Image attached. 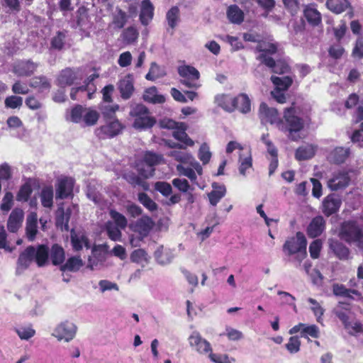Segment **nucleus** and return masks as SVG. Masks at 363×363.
I'll list each match as a JSON object with an SVG mask.
<instances>
[{
    "label": "nucleus",
    "mask_w": 363,
    "mask_h": 363,
    "mask_svg": "<svg viewBox=\"0 0 363 363\" xmlns=\"http://www.w3.org/2000/svg\"><path fill=\"white\" fill-rule=\"evenodd\" d=\"M259 117L262 123H270L276 124L277 127L283 132L289 133V138L292 140H298L301 138L300 131L303 128V120L296 115L294 108H286L284 111V120H280L278 111L274 108H269L264 103L259 106Z\"/></svg>",
    "instance_id": "1"
},
{
    "label": "nucleus",
    "mask_w": 363,
    "mask_h": 363,
    "mask_svg": "<svg viewBox=\"0 0 363 363\" xmlns=\"http://www.w3.org/2000/svg\"><path fill=\"white\" fill-rule=\"evenodd\" d=\"M48 260L49 247L48 245H30L20 253L17 259L16 274H21L28 269L33 262H35L38 267H43L48 264Z\"/></svg>",
    "instance_id": "2"
},
{
    "label": "nucleus",
    "mask_w": 363,
    "mask_h": 363,
    "mask_svg": "<svg viewBox=\"0 0 363 363\" xmlns=\"http://www.w3.org/2000/svg\"><path fill=\"white\" fill-rule=\"evenodd\" d=\"M306 246L305 235L298 232L295 236L286 240L283 245V252L289 257V260L293 262L297 267L306 257Z\"/></svg>",
    "instance_id": "3"
},
{
    "label": "nucleus",
    "mask_w": 363,
    "mask_h": 363,
    "mask_svg": "<svg viewBox=\"0 0 363 363\" xmlns=\"http://www.w3.org/2000/svg\"><path fill=\"white\" fill-rule=\"evenodd\" d=\"M162 128L172 129L173 137L181 143L166 140L165 144L171 148L184 149L186 147H192L194 141L192 140L186 133V125L184 123H177L171 119H164L160 121Z\"/></svg>",
    "instance_id": "4"
},
{
    "label": "nucleus",
    "mask_w": 363,
    "mask_h": 363,
    "mask_svg": "<svg viewBox=\"0 0 363 363\" xmlns=\"http://www.w3.org/2000/svg\"><path fill=\"white\" fill-rule=\"evenodd\" d=\"M130 116L134 119L133 126L137 130L150 128L156 122L147 108L143 104L133 106L130 111Z\"/></svg>",
    "instance_id": "5"
},
{
    "label": "nucleus",
    "mask_w": 363,
    "mask_h": 363,
    "mask_svg": "<svg viewBox=\"0 0 363 363\" xmlns=\"http://www.w3.org/2000/svg\"><path fill=\"white\" fill-rule=\"evenodd\" d=\"M257 50L262 53L258 56V59L267 67L272 69L275 73L282 74L286 72L289 66L283 62H275L273 58L267 55V54H273L277 52V46L274 44L259 45Z\"/></svg>",
    "instance_id": "6"
},
{
    "label": "nucleus",
    "mask_w": 363,
    "mask_h": 363,
    "mask_svg": "<svg viewBox=\"0 0 363 363\" xmlns=\"http://www.w3.org/2000/svg\"><path fill=\"white\" fill-rule=\"evenodd\" d=\"M340 237L347 242L356 243L363 249V230L355 221H345L342 224Z\"/></svg>",
    "instance_id": "7"
},
{
    "label": "nucleus",
    "mask_w": 363,
    "mask_h": 363,
    "mask_svg": "<svg viewBox=\"0 0 363 363\" xmlns=\"http://www.w3.org/2000/svg\"><path fill=\"white\" fill-rule=\"evenodd\" d=\"M162 157L152 152H145L137 164L136 167L139 174L144 178L152 177L155 172V166L160 164Z\"/></svg>",
    "instance_id": "8"
},
{
    "label": "nucleus",
    "mask_w": 363,
    "mask_h": 363,
    "mask_svg": "<svg viewBox=\"0 0 363 363\" xmlns=\"http://www.w3.org/2000/svg\"><path fill=\"white\" fill-rule=\"evenodd\" d=\"M77 330L78 328L73 321L65 320L56 325L51 335L58 341L69 342L76 337Z\"/></svg>",
    "instance_id": "9"
},
{
    "label": "nucleus",
    "mask_w": 363,
    "mask_h": 363,
    "mask_svg": "<svg viewBox=\"0 0 363 363\" xmlns=\"http://www.w3.org/2000/svg\"><path fill=\"white\" fill-rule=\"evenodd\" d=\"M178 73L182 77L181 84L188 88L198 89L201 84L199 82V72L190 65H182L178 68Z\"/></svg>",
    "instance_id": "10"
},
{
    "label": "nucleus",
    "mask_w": 363,
    "mask_h": 363,
    "mask_svg": "<svg viewBox=\"0 0 363 363\" xmlns=\"http://www.w3.org/2000/svg\"><path fill=\"white\" fill-rule=\"evenodd\" d=\"M123 129V124L117 119L106 120L104 125L95 131L96 136L100 139L112 138L119 135Z\"/></svg>",
    "instance_id": "11"
},
{
    "label": "nucleus",
    "mask_w": 363,
    "mask_h": 363,
    "mask_svg": "<svg viewBox=\"0 0 363 363\" xmlns=\"http://www.w3.org/2000/svg\"><path fill=\"white\" fill-rule=\"evenodd\" d=\"M188 340L189 345L200 354L208 356L212 352L211 343L203 338L197 331H194L189 337Z\"/></svg>",
    "instance_id": "12"
},
{
    "label": "nucleus",
    "mask_w": 363,
    "mask_h": 363,
    "mask_svg": "<svg viewBox=\"0 0 363 363\" xmlns=\"http://www.w3.org/2000/svg\"><path fill=\"white\" fill-rule=\"evenodd\" d=\"M168 155L183 165L188 164L194 167L199 175L202 174V167L189 152L175 150L170 151Z\"/></svg>",
    "instance_id": "13"
},
{
    "label": "nucleus",
    "mask_w": 363,
    "mask_h": 363,
    "mask_svg": "<svg viewBox=\"0 0 363 363\" xmlns=\"http://www.w3.org/2000/svg\"><path fill=\"white\" fill-rule=\"evenodd\" d=\"M350 182V177L348 172L340 170L333 174V177L328 182V186L331 190L337 191L347 186Z\"/></svg>",
    "instance_id": "14"
},
{
    "label": "nucleus",
    "mask_w": 363,
    "mask_h": 363,
    "mask_svg": "<svg viewBox=\"0 0 363 363\" xmlns=\"http://www.w3.org/2000/svg\"><path fill=\"white\" fill-rule=\"evenodd\" d=\"M74 186V179L64 177L58 179L56 186V199H66L72 195Z\"/></svg>",
    "instance_id": "15"
},
{
    "label": "nucleus",
    "mask_w": 363,
    "mask_h": 363,
    "mask_svg": "<svg viewBox=\"0 0 363 363\" xmlns=\"http://www.w3.org/2000/svg\"><path fill=\"white\" fill-rule=\"evenodd\" d=\"M342 203L340 196L335 194H331L326 196L323 201V212L329 216L336 213Z\"/></svg>",
    "instance_id": "16"
},
{
    "label": "nucleus",
    "mask_w": 363,
    "mask_h": 363,
    "mask_svg": "<svg viewBox=\"0 0 363 363\" xmlns=\"http://www.w3.org/2000/svg\"><path fill=\"white\" fill-rule=\"evenodd\" d=\"M350 155L349 147H336L329 152L327 158L330 162L339 164L344 163Z\"/></svg>",
    "instance_id": "17"
},
{
    "label": "nucleus",
    "mask_w": 363,
    "mask_h": 363,
    "mask_svg": "<svg viewBox=\"0 0 363 363\" xmlns=\"http://www.w3.org/2000/svg\"><path fill=\"white\" fill-rule=\"evenodd\" d=\"M118 88L122 99L125 100L130 99L134 91L133 76L128 74L121 79L118 82Z\"/></svg>",
    "instance_id": "18"
},
{
    "label": "nucleus",
    "mask_w": 363,
    "mask_h": 363,
    "mask_svg": "<svg viewBox=\"0 0 363 363\" xmlns=\"http://www.w3.org/2000/svg\"><path fill=\"white\" fill-rule=\"evenodd\" d=\"M38 65L30 60L21 61L13 67L14 73L19 77L31 75L37 69Z\"/></svg>",
    "instance_id": "19"
},
{
    "label": "nucleus",
    "mask_w": 363,
    "mask_h": 363,
    "mask_svg": "<svg viewBox=\"0 0 363 363\" xmlns=\"http://www.w3.org/2000/svg\"><path fill=\"white\" fill-rule=\"evenodd\" d=\"M154 6L150 0H143L140 4V21L143 26H147L153 18Z\"/></svg>",
    "instance_id": "20"
},
{
    "label": "nucleus",
    "mask_w": 363,
    "mask_h": 363,
    "mask_svg": "<svg viewBox=\"0 0 363 363\" xmlns=\"http://www.w3.org/2000/svg\"><path fill=\"white\" fill-rule=\"evenodd\" d=\"M23 220V212L20 208L13 209L8 219L7 228L11 233H16L21 226Z\"/></svg>",
    "instance_id": "21"
},
{
    "label": "nucleus",
    "mask_w": 363,
    "mask_h": 363,
    "mask_svg": "<svg viewBox=\"0 0 363 363\" xmlns=\"http://www.w3.org/2000/svg\"><path fill=\"white\" fill-rule=\"evenodd\" d=\"M175 255L174 250L164 248L162 245L159 246L155 252V257L158 264L166 265L172 262Z\"/></svg>",
    "instance_id": "22"
},
{
    "label": "nucleus",
    "mask_w": 363,
    "mask_h": 363,
    "mask_svg": "<svg viewBox=\"0 0 363 363\" xmlns=\"http://www.w3.org/2000/svg\"><path fill=\"white\" fill-rule=\"evenodd\" d=\"M71 242L73 249L76 251L81 250L84 247L89 249L91 245L87 237L82 232L71 231Z\"/></svg>",
    "instance_id": "23"
},
{
    "label": "nucleus",
    "mask_w": 363,
    "mask_h": 363,
    "mask_svg": "<svg viewBox=\"0 0 363 363\" xmlns=\"http://www.w3.org/2000/svg\"><path fill=\"white\" fill-rule=\"evenodd\" d=\"M212 188V191L208 194V197L210 204L213 206H216L225 196L226 188L224 185L217 183H213Z\"/></svg>",
    "instance_id": "24"
},
{
    "label": "nucleus",
    "mask_w": 363,
    "mask_h": 363,
    "mask_svg": "<svg viewBox=\"0 0 363 363\" xmlns=\"http://www.w3.org/2000/svg\"><path fill=\"white\" fill-rule=\"evenodd\" d=\"M325 228V220L322 216L315 217L310 223L307 233L311 238H316L319 236Z\"/></svg>",
    "instance_id": "25"
},
{
    "label": "nucleus",
    "mask_w": 363,
    "mask_h": 363,
    "mask_svg": "<svg viewBox=\"0 0 363 363\" xmlns=\"http://www.w3.org/2000/svg\"><path fill=\"white\" fill-rule=\"evenodd\" d=\"M77 79L76 73L70 68H66L61 71L57 77V84L61 87L72 85Z\"/></svg>",
    "instance_id": "26"
},
{
    "label": "nucleus",
    "mask_w": 363,
    "mask_h": 363,
    "mask_svg": "<svg viewBox=\"0 0 363 363\" xmlns=\"http://www.w3.org/2000/svg\"><path fill=\"white\" fill-rule=\"evenodd\" d=\"M329 245L330 248L339 259H347L349 258V249L338 240L330 239Z\"/></svg>",
    "instance_id": "27"
},
{
    "label": "nucleus",
    "mask_w": 363,
    "mask_h": 363,
    "mask_svg": "<svg viewBox=\"0 0 363 363\" xmlns=\"http://www.w3.org/2000/svg\"><path fill=\"white\" fill-rule=\"evenodd\" d=\"M152 220L148 217H142L138 219L132 226L135 232H138L141 236H145L148 234L152 228Z\"/></svg>",
    "instance_id": "28"
},
{
    "label": "nucleus",
    "mask_w": 363,
    "mask_h": 363,
    "mask_svg": "<svg viewBox=\"0 0 363 363\" xmlns=\"http://www.w3.org/2000/svg\"><path fill=\"white\" fill-rule=\"evenodd\" d=\"M26 230L28 240H34L38 233V218L36 213H31L28 216Z\"/></svg>",
    "instance_id": "29"
},
{
    "label": "nucleus",
    "mask_w": 363,
    "mask_h": 363,
    "mask_svg": "<svg viewBox=\"0 0 363 363\" xmlns=\"http://www.w3.org/2000/svg\"><path fill=\"white\" fill-rule=\"evenodd\" d=\"M304 16L308 22L313 26H317L321 22L320 13L315 7V5L311 4L306 6Z\"/></svg>",
    "instance_id": "30"
},
{
    "label": "nucleus",
    "mask_w": 363,
    "mask_h": 363,
    "mask_svg": "<svg viewBox=\"0 0 363 363\" xmlns=\"http://www.w3.org/2000/svg\"><path fill=\"white\" fill-rule=\"evenodd\" d=\"M216 103L224 110L231 112L235 110V97L226 94L217 95Z\"/></svg>",
    "instance_id": "31"
},
{
    "label": "nucleus",
    "mask_w": 363,
    "mask_h": 363,
    "mask_svg": "<svg viewBox=\"0 0 363 363\" xmlns=\"http://www.w3.org/2000/svg\"><path fill=\"white\" fill-rule=\"evenodd\" d=\"M327 8L333 13L340 14L350 6L348 0H327Z\"/></svg>",
    "instance_id": "32"
},
{
    "label": "nucleus",
    "mask_w": 363,
    "mask_h": 363,
    "mask_svg": "<svg viewBox=\"0 0 363 363\" xmlns=\"http://www.w3.org/2000/svg\"><path fill=\"white\" fill-rule=\"evenodd\" d=\"M53 265H62L65 259L64 249L57 244L53 245L51 250H49V255Z\"/></svg>",
    "instance_id": "33"
},
{
    "label": "nucleus",
    "mask_w": 363,
    "mask_h": 363,
    "mask_svg": "<svg viewBox=\"0 0 363 363\" xmlns=\"http://www.w3.org/2000/svg\"><path fill=\"white\" fill-rule=\"evenodd\" d=\"M70 217L69 210L64 211L63 208L58 207L56 211V225L65 230H69V220Z\"/></svg>",
    "instance_id": "34"
},
{
    "label": "nucleus",
    "mask_w": 363,
    "mask_h": 363,
    "mask_svg": "<svg viewBox=\"0 0 363 363\" xmlns=\"http://www.w3.org/2000/svg\"><path fill=\"white\" fill-rule=\"evenodd\" d=\"M143 99L145 101L152 104H162L165 101L164 96L158 94L157 90L155 86L150 87L145 90Z\"/></svg>",
    "instance_id": "35"
},
{
    "label": "nucleus",
    "mask_w": 363,
    "mask_h": 363,
    "mask_svg": "<svg viewBox=\"0 0 363 363\" xmlns=\"http://www.w3.org/2000/svg\"><path fill=\"white\" fill-rule=\"evenodd\" d=\"M335 314L342 321L343 325L350 320V308L349 304L340 302L334 308Z\"/></svg>",
    "instance_id": "36"
},
{
    "label": "nucleus",
    "mask_w": 363,
    "mask_h": 363,
    "mask_svg": "<svg viewBox=\"0 0 363 363\" xmlns=\"http://www.w3.org/2000/svg\"><path fill=\"white\" fill-rule=\"evenodd\" d=\"M227 16L229 21L235 24H240L244 20L243 11L236 5L228 7Z\"/></svg>",
    "instance_id": "37"
},
{
    "label": "nucleus",
    "mask_w": 363,
    "mask_h": 363,
    "mask_svg": "<svg viewBox=\"0 0 363 363\" xmlns=\"http://www.w3.org/2000/svg\"><path fill=\"white\" fill-rule=\"evenodd\" d=\"M333 294L336 296L353 298V295L359 296V293L355 289H347L344 285L334 284L333 286Z\"/></svg>",
    "instance_id": "38"
},
{
    "label": "nucleus",
    "mask_w": 363,
    "mask_h": 363,
    "mask_svg": "<svg viewBox=\"0 0 363 363\" xmlns=\"http://www.w3.org/2000/svg\"><path fill=\"white\" fill-rule=\"evenodd\" d=\"M40 202L43 207L50 208L53 204V189L51 186H45L40 194Z\"/></svg>",
    "instance_id": "39"
},
{
    "label": "nucleus",
    "mask_w": 363,
    "mask_h": 363,
    "mask_svg": "<svg viewBox=\"0 0 363 363\" xmlns=\"http://www.w3.org/2000/svg\"><path fill=\"white\" fill-rule=\"evenodd\" d=\"M250 101L246 94H242L235 97V109L246 113L250 111Z\"/></svg>",
    "instance_id": "40"
},
{
    "label": "nucleus",
    "mask_w": 363,
    "mask_h": 363,
    "mask_svg": "<svg viewBox=\"0 0 363 363\" xmlns=\"http://www.w3.org/2000/svg\"><path fill=\"white\" fill-rule=\"evenodd\" d=\"M86 107L81 105H77L70 110L69 114L67 116V119L76 123H82L84 119Z\"/></svg>",
    "instance_id": "41"
},
{
    "label": "nucleus",
    "mask_w": 363,
    "mask_h": 363,
    "mask_svg": "<svg viewBox=\"0 0 363 363\" xmlns=\"http://www.w3.org/2000/svg\"><path fill=\"white\" fill-rule=\"evenodd\" d=\"M315 148L311 145H306L298 148L296 151V158L298 160H306L311 159L315 155Z\"/></svg>",
    "instance_id": "42"
},
{
    "label": "nucleus",
    "mask_w": 363,
    "mask_h": 363,
    "mask_svg": "<svg viewBox=\"0 0 363 363\" xmlns=\"http://www.w3.org/2000/svg\"><path fill=\"white\" fill-rule=\"evenodd\" d=\"M83 265L82 260L79 257H72L69 258L65 264L60 266L62 272H76Z\"/></svg>",
    "instance_id": "43"
},
{
    "label": "nucleus",
    "mask_w": 363,
    "mask_h": 363,
    "mask_svg": "<svg viewBox=\"0 0 363 363\" xmlns=\"http://www.w3.org/2000/svg\"><path fill=\"white\" fill-rule=\"evenodd\" d=\"M100 111L104 118L106 120H113L115 117L116 112L119 109L118 104H110V103L101 104Z\"/></svg>",
    "instance_id": "44"
},
{
    "label": "nucleus",
    "mask_w": 363,
    "mask_h": 363,
    "mask_svg": "<svg viewBox=\"0 0 363 363\" xmlns=\"http://www.w3.org/2000/svg\"><path fill=\"white\" fill-rule=\"evenodd\" d=\"M106 230L108 238L113 241H118L121 238V230L118 225L114 224L112 221H108L105 225Z\"/></svg>",
    "instance_id": "45"
},
{
    "label": "nucleus",
    "mask_w": 363,
    "mask_h": 363,
    "mask_svg": "<svg viewBox=\"0 0 363 363\" xmlns=\"http://www.w3.org/2000/svg\"><path fill=\"white\" fill-rule=\"evenodd\" d=\"M252 169V159L249 153L245 157L240 155L238 170L241 175L245 177L250 170Z\"/></svg>",
    "instance_id": "46"
},
{
    "label": "nucleus",
    "mask_w": 363,
    "mask_h": 363,
    "mask_svg": "<svg viewBox=\"0 0 363 363\" xmlns=\"http://www.w3.org/2000/svg\"><path fill=\"white\" fill-rule=\"evenodd\" d=\"M121 38L124 43L126 45H130L137 41L138 32L135 27L130 26L123 31Z\"/></svg>",
    "instance_id": "47"
},
{
    "label": "nucleus",
    "mask_w": 363,
    "mask_h": 363,
    "mask_svg": "<svg viewBox=\"0 0 363 363\" xmlns=\"http://www.w3.org/2000/svg\"><path fill=\"white\" fill-rule=\"evenodd\" d=\"M30 86L40 91H44L50 89V83L45 77L40 76L33 78L30 80Z\"/></svg>",
    "instance_id": "48"
},
{
    "label": "nucleus",
    "mask_w": 363,
    "mask_h": 363,
    "mask_svg": "<svg viewBox=\"0 0 363 363\" xmlns=\"http://www.w3.org/2000/svg\"><path fill=\"white\" fill-rule=\"evenodd\" d=\"M77 27L82 29L89 28L90 22L87 10L81 7L77 10Z\"/></svg>",
    "instance_id": "49"
},
{
    "label": "nucleus",
    "mask_w": 363,
    "mask_h": 363,
    "mask_svg": "<svg viewBox=\"0 0 363 363\" xmlns=\"http://www.w3.org/2000/svg\"><path fill=\"white\" fill-rule=\"evenodd\" d=\"M99 118V113L91 108H86L82 123L84 125L91 126L95 125Z\"/></svg>",
    "instance_id": "50"
},
{
    "label": "nucleus",
    "mask_w": 363,
    "mask_h": 363,
    "mask_svg": "<svg viewBox=\"0 0 363 363\" xmlns=\"http://www.w3.org/2000/svg\"><path fill=\"white\" fill-rule=\"evenodd\" d=\"M272 81L275 86L274 89L286 90L291 84L292 79L289 77H272Z\"/></svg>",
    "instance_id": "51"
},
{
    "label": "nucleus",
    "mask_w": 363,
    "mask_h": 363,
    "mask_svg": "<svg viewBox=\"0 0 363 363\" xmlns=\"http://www.w3.org/2000/svg\"><path fill=\"white\" fill-rule=\"evenodd\" d=\"M109 215L111 218L112 219V222L121 227V228H125L128 224V221L126 218L121 214V213L116 211V210L111 209L109 211Z\"/></svg>",
    "instance_id": "52"
},
{
    "label": "nucleus",
    "mask_w": 363,
    "mask_h": 363,
    "mask_svg": "<svg viewBox=\"0 0 363 363\" xmlns=\"http://www.w3.org/2000/svg\"><path fill=\"white\" fill-rule=\"evenodd\" d=\"M176 169L180 175L188 177L191 182H195L196 180L197 177L196 172L197 173V172L194 167L191 166L189 167H186L184 165L179 164L177 165Z\"/></svg>",
    "instance_id": "53"
},
{
    "label": "nucleus",
    "mask_w": 363,
    "mask_h": 363,
    "mask_svg": "<svg viewBox=\"0 0 363 363\" xmlns=\"http://www.w3.org/2000/svg\"><path fill=\"white\" fill-rule=\"evenodd\" d=\"M308 302L311 305V309L313 311L314 315L316 317L317 321L320 323L322 320V315H323L325 310L320 306V304L313 298H308Z\"/></svg>",
    "instance_id": "54"
},
{
    "label": "nucleus",
    "mask_w": 363,
    "mask_h": 363,
    "mask_svg": "<svg viewBox=\"0 0 363 363\" xmlns=\"http://www.w3.org/2000/svg\"><path fill=\"white\" fill-rule=\"evenodd\" d=\"M179 10L177 6L171 8L167 13V21L171 28H174L179 21Z\"/></svg>",
    "instance_id": "55"
},
{
    "label": "nucleus",
    "mask_w": 363,
    "mask_h": 363,
    "mask_svg": "<svg viewBox=\"0 0 363 363\" xmlns=\"http://www.w3.org/2000/svg\"><path fill=\"white\" fill-rule=\"evenodd\" d=\"M198 157L203 164H206L209 162L211 158V152L207 143H204L201 145L198 152Z\"/></svg>",
    "instance_id": "56"
},
{
    "label": "nucleus",
    "mask_w": 363,
    "mask_h": 363,
    "mask_svg": "<svg viewBox=\"0 0 363 363\" xmlns=\"http://www.w3.org/2000/svg\"><path fill=\"white\" fill-rule=\"evenodd\" d=\"M130 259L132 262L142 265H143L144 263L148 262L147 253L143 249L134 250L130 255Z\"/></svg>",
    "instance_id": "57"
},
{
    "label": "nucleus",
    "mask_w": 363,
    "mask_h": 363,
    "mask_svg": "<svg viewBox=\"0 0 363 363\" xmlns=\"http://www.w3.org/2000/svg\"><path fill=\"white\" fill-rule=\"evenodd\" d=\"M4 104L7 108H19L23 104V99L18 96H9L5 99Z\"/></svg>",
    "instance_id": "58"
},
{
    "label": "nucleus",
    "mask_w": 363,
    "mask_h": 363,
    "mask_svg": "<svg viewBox=\"0 0 363 363\" xmlns=\"http://www.w3.org/2000/svg\"><path fill=\"white\" fill-rule=\"evenodd\" d=\"M21 340H28L35 334V330L30 326L21 327L15 329Z\"/></svg>",
    "instance_id": "59"
},
{
    "label": "nucleus",
    "mask_w": 363,
    "mask_h": 363,
    "mask_svg": "<svg viewBox=\"0 0 363 363\" xmlns=\"http://www.w3.org/2000/svg\"><path fill=\"white\" fill-rule=\"evenodd\" d=\"M66 32L59 31L51 40V46L54 49L61 50L65 44Z\"/></svg>",
    "instance_id": "60"
},
{
    "label": "nucleus",
    "mask_w": 363,
    "mask_h": 363,
    "mask_svg": "<svg viewBox=\"0 0 363 363\" xmlns=\"http://www.w3.org/2000/svg\"><path fill=\"white\" fill-rule=\"evenodd\" d=\"M300 347L301 341L298 336L291 337L286 344V348L291 354L297 353L300 350Z\"/></svg>",
    "instance_id": "61"
},
{
    "label": "nucleus",
    "mask_w": 363,
    "mask_h": 363,
    "mask_svg": "<svg viewBox=\"0 0 363 363\" xmlns=\"http://www.w3.org/2000/svg\"><path fill=\"white\" fill-rule=\"evenodd\" d=\"M139 201L149 211H154L157 209V204L146 194L140 193L138 194Z\"/></svg>",
    "instance_id": "62"
},
{
    "label": "nucleus",
    "mask_w": 363,
    "mask_h": 363,
    "mask_svg": "<svg viewBox=\"0 0 363 363\" xmlns=\"http://www.w3.org/2000/svg\"><path fill=\"white\" fill-rule=\"evenodd\" d=\"M13 205V196L11 192H6L2 199L1 203V210L8 213Z\"/></svg>",
    "instance_id": "63"
},
{
    "label": "nucleus",
    "mask_w": 363,
    "mask_h": 363,
    "mask_svg": "<svg viewBox=\"0 0 363 363\" xmlns=\"http://www.w3.org/2000/svg\"><path fill=\"white\" fill-rule=\"evenodd\" d=\"M220 38L222 40L229 43L232 47V50L234 51L238 50L243 48L242 42L240 41L237 37L226 35L220 36Z\"/></svg>",
    "instance_id": "64"
}]
</instances>
